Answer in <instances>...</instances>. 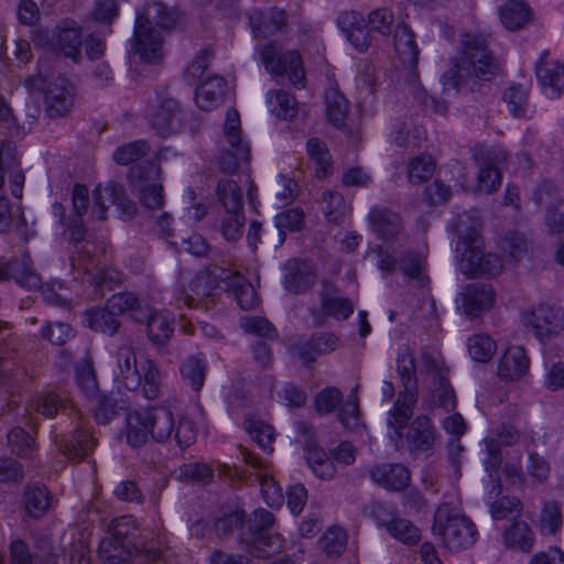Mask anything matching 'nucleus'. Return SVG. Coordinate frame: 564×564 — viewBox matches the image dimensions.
<instances>
[{
    "mask_svg": "<svg viewBox=\"0 0 564 564\" xmlns=\"http://www.w3.org/2000/svg\"><path fill=\"white\" fill-rule=\"evenodd\" d=\"M76 381L86 394H94L97 391V379L91 357L86 356L76 366Z\"/></svg>",
    "mask_w": 564,
    "mask_h": 564,
    "instance_id": "obj_53",
    "label": "nucleus"
},
{
    "mask_svg": "<svg viewBox=\"0 0 564 564\" xmlns=\"http://www.w3.org/2000/svg\"><path fill=\"white\" fill-rule=\"evenodd\" d=\"M260 488L264 501L272 508H280L283 503L284 497L281 487L275 479L264 474L260 476Z\"/></svg>",
    "mask_w": 564,
    "mask_h": 564,
    "instance_id": "obj_59",
    "label": "nucleus"
},
{
    "mask_svg": "<svg viewBox=\"0 0 564 564\" xmlns=\"http://www.w3.org/2000/svg\"><path fill=\"white\" fill-rule=\"evenodd\" d=\"M370 477L378 485L391 490H402L410 484V473L401 464L376 466L370 470Z\"/></svg>",
    "mask_w": 564,
    "mask_h": 564,
    "instance_id": "obj_22",
    "label": "nucleus"
},
{
    "mask_svg": "<svg viewBox=\"0 0 564 564\" xmlns=\"http://www.w3.org/2000/svg\"><path fill=\"white\" fill-rule=\"evenodd\" d=\"M182 376L194 390H199L203 387L206 372L205 360L198 357H189L181 368Z\"/></svg>",
    "mask_w": 564,
    "mask_h": 564,
    "instance_id": "obj_51",
    "label": "nucleus"
},
{
    "mask_svg": "<svg viewBox=\"0 0 564 564\" xmlns=\"http://www.w3.org/2000/svg\"><path fill=\"white\" fill-rule=\"evenodd\" d=\"M432 532L449 552H459L471 546L477 536L474 523L456 508L444 502L434 514Z\"/></svg>",
    "mask_w": 564,
    "mask_h": 564,
    "instance_id": "obj_2",
    "label": "nucleus"
},
{
    "mask_svg": "<svg viewBox=\"0 0 564 564\" xmlns=\"http://www.w3.org/2000/svg\"><path fill=\"white\" fill-rule=\"evenodd\" d=\"M417 371L423 380L430 383L431 403L446 410L454 409L455 393L448 382V369L442 356L434 350L423 348Z\"/></svg>",
    "mask_w": 564,
    "mask_h": 564,
    "instance_id": "obj_4",
    "label": "nucleus"
},
{
    "mask_svg": "<svg viewBox=\"0 0 564 564\" xmlns=\"http://www.w3.org/2000/svg\"><path fill=\"white\" fill-rule=\"evenodd\" d=\"M229 280V271L213 268L199 271L189 283L191 294L186 291H182V294L177 297L178 303H183L187 307H194L198 305H204L208 307L207 303H204V300L207 297H213L216 294V291L219 289L220 283H227Z\"/></svg>",
    "mask_w": 564,
    "mask_h": 564,
    "instance_id": "obj_8",
    "label": "nucleus"
},
{
    "mask_svg": "<svg viewBox=\"0 0 564 564\" xmlns=\"http://www.w3.org/2000/svg\"><path fill=\"white\" fill-rule=\"evenodd\" d=\"M34 42L35 45L46 44L56 54L70 58L75 63H79L83 58V31L73 20L58 23L50 36L36 35Z\"/></svg>",
    "mask_w": 564,
    "mask_h": 564,
    "instance_id": "obj_6",
    "label": "nucleus"
},
{
    "mask_svg": "<svg viewBox=\"0 0 564 564\" xmlns=\"http://www.w3.org/2000/svg\"><path fill=\"white\" fill-rule=\"evenodd\" d=\"M226 89V82L223 77L208 78L196 89L195 101L197 107L205 111L218 107L224 100Z\"/></svg>",
    "mask_w": 564,
    "mask_h": 564,
    "instance_id": "obj_24",
    "label": "nucleus"
},
{
    "mask_svg": "<svg viewBox=\"0 0 564 564\" xmlns=\"http://www.w3.org/2000/svg\"><path fill=\"white\" fill-rule=\"evenodd\" d=\"M524 322L540 338L557 335L564 328V310L551 304H541L524 315Z\"/></svg>",
    "mask_w": 564,
    "mask_h": 564,
    "instance_id": "obj_12",
    "label": "nucleus"
},
{
    "mask_svg": "<svg viewBox=\"0 0 564 564\" xmlns=\"http://www.w3.org/2000/svg\"><path fill=\"white\" fill-rule=\"evenodd\" d=\"M387 532L404 544H414L421 539V532L410 520L394 517L382 522Z\"/></svg>",
    "mask_w": 564,
    "mask_h": 564,
    "instance_id": "obj_37",
    "label": "nucleus"
},
{
    "mask_svg": "<svg viewBox=\"0 0 564 564\" xmlns=\"http://www.w3.org/2000/svg\"><path fill=\"white\" fill-rule=\"evenodd\" d=\"M174 414L166 408L135 411L128 415L127 438L133 447L143 445L149 435L158 442L170 438L174 432Z\"/></svg>",
    "mask_w": 564,
    "mask_h": 564,
    "instance_id": "obj_3",
    "label": "nucleus"
},
{
    "mask_svg": "<svg viewBox=\"0 0 564 564\" xmlns=\"http://www.w3.org/2000/svg\"><path fill=\"white\" fill-rule=\"evenodd\" d=\"M245 217L242 210H226L221 221V234L228 241H235L242 235Z\"/></svg>",
    "mask_w": 564,
    "mask_h": 564,
    "instance_id": "obj_56",
    "label": "nucleus"
},
{
    "mask_svg": "<svg viewBox=\"0 0 564 564\" xmlns=\"http://www.w3.org/2000/svg\"><path fill=\"white\" fill-rule=\"evenodd\" d=\"M110 204L118 206L126 217L133 216L137 210L135 204L127 197L122 186L109 183L104 187L98 185L93 191L91 217L97 220H104Z\"/></svg>",
    "mask_w": 564,
    "mask_h": 564,
    "instance_id": "obj_9",
    "label": "nucleus"
},
{
    "mask_svg": "<svg viewBox=\"0 0 564 564\" xmlns=\"http://www.w3.org/2000/svg\"><path fill=\"white\" fill-rule=\"evenodd\" d=\"M462 43L463 52L455 59L454 68L444 75L453 87L473 76L488 80L499 73V64L487 48L486 36L467 33Z\"/></svg>",
    "mask_w": 564,
    "mask_h": 564,
    "instance_id": "obj_1",
    "label": "nucleus"
},
{
    "mask_svg": "<svg viewBox=\"0 0 564 564\" xmlns=\"http://www.w3.org/2000/svg\"><path fill=\"white\" fill-rule=\"evenodd\" d=\"M500 21L509 31L523 29L532 19L531 9L521 1H509L499 10Z\"/></svg>",
    "mask_w": 564,
    "mask_h": 564,
    "instance_id": "obj_29",
    "label": "nucleus"
},
{
    "mask_svg": "<svg viewBox=\"0 0 564 564\" xmlns=\"http://www.w3.org/2000/svg\"><path fill=\"white\" fill-rule=\"evenodd\" d=\"M322 310L325 315L336 319H346L352 314L354 306L351 302L345 297L333 296L323 299Z\"/></svg>",
    "mask_w": 564,
    "mask_h": 564,
    "instance_id": "obj_57",
    "label": "nucleus"
},
{
    "mask_svg": "<svg viewBox=\"0 0 564 564\" xmlns=\"http://www.w3.org/2000/svg\"><path fill=\"white\" fill-rule=\"evenodd\" d=\"M115 379L130 391L141 387V372L138 366L134 348L130 345H121L115 354Z\"/></svg>",
    "mask_w": 564,
    "mask_h": 564,
    "instance_id": "obj_14",
    "label": "nucleus"
},
{
    "mask_svg": "<svg viewBox=\"0 0 564 564\" xmlns=\"http://www.w3.org/2000/svg\"><path fill=\"white\" fill-rule=\"evenodd\" d=\"M178 105L174 99H165L150 115V122L161 134L173 132L178 127Z\"/></svg>",
    "mask_w": 564,
    "mask_h": 564,
    "instance_id": "obj_28",
    "label": "nucleus"
},
{
    "mask_svg": "<svg viewBox=\"0 0 564 564\" xmlns=\"http://www.w3.org/2000/svg\"><path fill=\"white\" fill-rule=\"evenodd\" d=\"M8 444L11 451L19 456H28L33 448L32 437L22 429L17 427L9 432Z\"/></svg>",
    "mask_w": 564,
    "mask_h": 564,
    "instance_id": "obj_63",
    "label": "nucleus"
},
{
    "mask_svg": "<svg viewBox=\"0 0 564 564\" xmlns=\"http://www.w3.org/2000/svg\"><path fill=\"white\" fill-rule=\"evenodd\" d=\"M216 195L225 210H242V192L234 180L221 178L218 182Z\"/></svg>",
    "mask_w": 564,
    "mask_h": 564,
    "instance_id": "obj_40",
    "label": "nucleus"
},
{
    "mask_svg": "<svg viewBox=\"0 0 564 564\" xmlns=\"http://www.w3.org/2000/svg\"><path fill=\"white\" fill-rule=\"evenodd\" d=\"M140 372L144 395L149 400L156 399L161 391V376L158 366L154 361L145 359L140 365Z\"/></svg>",
    "mask_w": 564,
    "mask_h": 564,
    "instance_id": "obj_43",
    "label": "nucleus"
},
{
    "mask_svg": "<svg viewBox=\"0 0 564 564\" xmlns=\"http://www.w3.org/2000/svg\"><path fill=\"white\" fill-rule=\"evenodd\" d=\"M44 95L47 112L51 117L64 116L74 106V87L64 77L50 82Z\"/></svg>",
    "mask_w": 564,
    "mask_h": 564,
    "instance_id": "obj_16",
    "label": "nucleus"
},
{
    "mask_svg": "<svg viewBox=\"0 0 564 564\" xmlns=\"http://www.w3.org/2000/svg\"><path fill=\"white\" fill-rule=\"evenodd\" d=\"M530 360L522 346L508 347L499 359L498 376L506 381L522 378L529 370Z\"/></svg>",
    "mask_w": 564,
    "mask_h": 564,
    "instance_id": "obj_20",
    "label": "nucleus"
},
{
    "mask_svg": "<svg viewBox=\"0 0 564 564\" xmlns=\"http://www.w3.org/2000/svg\"><path fill=\"white\" fill-rule=\"evenodd\" d=\"M456 232L459 237V241L456 247V251L459 254V270L463 272V264L466 260L470 262L474 267L482 261L485 256L482 251V242L479 237V234L475 227L467 228L464 230L460 225L457 226Z\"/></svg>",
    "mask_w": 564,
    "mask_h": 564,
    "instance_id": "obj_21",
    "label": "nucleus"
},
{
    "mask_svg": "<svg viewBox=\"0 0 564 564\" xmlns=\"http://www.w3.org/2000/svg\"><path fill=\"white\" fill-rule=\"evenodd\" d=\"M415 397L412 392H405L399 395L392 409L388 414V425L394 432L395 438L401 441L403 437L402 430L406 427L410 417L413 414V405Z\"/></svg>",
    "mask_w": 564,
    "mask_h": 564,
    "instance_id": "obj_25",
    "label": "nucleus"
},
{
    "mask_svg": "<svg viewBox=\"0 0 564 564\" xmlns=\"http://www.w3.org/2000/svg\"><path fill=\"white\" fill-rule=\"evenodd\" d=\"M51 506L48 491L44 487H34L25 491L24 507L29 516L42 517Z\"/></svg>",
    "mask_w": 564,
    "mask_h": 564,
    "instance_id": "obj_45",
    "label": "nucleus"
},
{
    "mask_svg": "<svg viewBox=\"0 0 564 564\" xmlns=\"http://www.w3.org/2000/svg\"><path fill=\"white\" fill-rule=\"evenodd\" d=\"M72 267L78 272V274L75 275L76 279H82L83 282L94 283L95 286L100 290L111 288L109 285L112 281L110 273L95 267L89 257L78 258L76 260L73 259Z\"/></svg>",
    "mask_w": 564,
    "mask_h": 564,
    "instance_id": "obj_31",
    "label": "nucleus"
},
{
    "mask_svg": "<svg viewBox=\"0 0 564 564\" xmlns=\"http://www.w3.org/2000/svg\"><path fill=\"white\" fill-rule=\"evenodd\" d=\"M224 137L226 145H223L218 164L223 172L234 173L250 159V147L241 135L240 117L236 109L227 111Z\"/></svg>",
    "mask_w": 564,
    "mask_h": 564,
    "instance_id": "obj_5",
    "label": "nucleus"
},
{
    "mask_svg": "<svg viewBox=\"0 0 564 564\" xmlns=\"http://www.w3.org/2000/svg\"><path fill=\"white\" fill-rule=\"evenodd\" d=\"M338 25L357 51L365 52L369 48L372 40L361 14L355 11L344 12L338 19Z\"/></svg>",
    "mask_w": 564,
    "mask_h": 564,
    "instance_id": "obj_19",
    "label": "nucleus"
},
{
    "mask_svg": "<svg viewBox=\"0 0 564 564\" xmlns=\"http://www.w3.org/2000/svg\"><path fill=\"white\" fill-rule=\"evenodd\" d=\"M252 31L257 37L274 34L285 24V13L282 10H272L268 13L254 12L250 17Z\"/></svg>",
    "mask_w": 564,
    "mask_h": 564,
    "instance_id": "obj_32",
    "label": "nucleus"
},
{
    "mask_svg": "<svg viewBox=\"0 0 564 564\" xmlns=\"http://www.w3.org/2000/svg\"><path fill=\"white\" fill-rule=\"evenodd\" d=\"M522 502L516 497H502L491 503L490 513L495 520H503L513 513H521Z\"/></svg>",
    "mask_w": 564,
    "mask_h": 564,
    "instance_id": "obj_60",
    "label": "nucleus"
},
{
    "mask_svg": "<svg viewBox=\"0 0 564 564\" xmlns=\"http://www.w3.org/2000/svg\"><path fill=\"white\" fill-rule=\"evenodd\" d=\"M502 540L509 549L528 552L533 546L534 536L524 521H517L502 533Z\"/></svg>",
    "mask_w": 564,
    "mask_h": 564,
    "instance_id": "obj_35",
    "label": "nucleus"
},
{
    "mask_svg": "<svg viewBox=\"0 0 564 564\" xmlns=\"http://www.w3.org/2000/svg\"><path fill=\"white\" fill-rule=\"evenodd\" d=\"M462 308L469 317H479L496 303L495 290L487 285H468L460 293Z\"/></svg>",
    "mask_w": 564,
    "mask_h": 564,
    "instance_id": "obj_18",
    "label": "nucleus"
},
{
    "mask_svg": "<svg viewBox=\"0 0 564 564\" xmlns=\"http://www.w3.org/2000/svg\"><path fill=\"white\" fill-rule=\"evenodd\" d=\"M563 524L561 507L555 501L544 502L540 518V529L547 534L556 533Z\"/></svg>",
    "mask_w": 564,
    "mask_h": 564,
    "instance_id": "obj_49",
    "label": "nucleus"
},
{
    "mask_svg": "<svg viewBox=\"0 0 564 564\" xmlns=\"http://www.w3.org/2000/svg\"><path fill=\"white\" fill-rule=\"evenodd\" d=\"M173 318L160 311L151 312L147 322L148 338L154 345L165 344L173 334Z\"/></svg>",
    "mask_w": 564,
    "mask_h": 564,
    "instance_id": "obj_33",
    "label": "nucleus"
},
{
    "mask_svg": "<svg viewBox=\"0 0 564 564\" xmlns=\"http://www.w3.org/2000/svg\"><path fill=\"white\" fill-rule=\"evenodd\" d=\"M322 209L329 223L340 224L349 214V207L345 204L341 194L327 191L322 197Z\"/></svg>",
    "mask_w": 564,
    "mask_h": 564,
    "instance_id": "obj_42",
    "label": "nucleus"
},
{
    "mask_svg": "<svg viewBox=\"0 0 564 564\" xmlns=\"http://www.w3.org/2000/svg\"><path fill=\"white\" fill-rule=\"evenodd\" d=\"M77 426L75 427L72 435L65 440L64 437H55V443L63 455L68 459H82L95 446V440L86 429V424L83 421L82 414L76 412Z\"/></svg>",
    "mask_w": 564,
    "mask_h": 564,
    "instance_id": "obj_17",
    "label": "nucleus"
},
{
    "mask_svg": "<svg viewBox=\"0 0 564 564\" xmlns=\"http://www.w3.org/2000/svg\"><path fill=\"white\" fill-rule=\"evenodd\" d=\"M372 232L387 243H399L404 239L401 217L390 208L373 206L368 214Z\"/></svg>",
    "mask_w": 564,
    "mask_h": 564,
    "instance_id": "obj_11",
    "label": "nucleus"
},
{
    "mask_svg": "<svg viewBox=\"0 0 564 564\" xmlns=\"http://www.w3.org/2000/svg\"><path fill=\"white\" fill-rule=\"evenodd\" d=\"M150 148L144 141H134L119 147L113 153V160L120 165H128L148 154Z\"/></svg>",
    "mask_w": 564,
    "mask_h": 564,
    "instance_id": "obj_52",
    "label": "nucleus"
},
{
    "mask_svg": "<svg viewBox=\"0 0 564 564\" xmlns=\"http://www.w3.org/2000/svg\"><path fill=\"white\" fill-rule=\"evenodd\" d=\"M268 104L270 111L280 119H292L297 112L295 99L285 91L278 90L270 94Z\"/></svg>",
    "mask_w": 564,
    "mask_h": 564,
    "instance_id": "obj_44",
    "label": "nucleus"
},
{
    "mask_svg": "<svg viewBox=\"0 0 564 564\" xmlns=\"http://www.w3.org/2000/svg\"><path fill=\"white\" fill-rule=\"evenodd\" d=\"M328 120L337 128L344 126L348 112V101L337 90L330 89L326 94Z\"/></svg>",
    "mask_w": 564,
    "mask_h": 564,
    "instance_id": "obj_48",
    "label": "nucleus"
},
{
    "mask_svg": "<svg viewBox=\"0 0 564 564\" xmlns=\"http://www.w3.org/2000/svg\"><path fill=\"white\" fill-rule=\"evenodd\" d=\"M305 457L316 477L329 480L336 475L337 470L334 462L324 449L311 446L307 448Z\"/></svg>",
    "mask_w": 564,
    "mask_h": 564,
    "instance_id": "obj_39",
    "label": "nucleus"
},
{
    "mask_svg": "<svg viewBox=\"0 0 564 564\" xmlns=\"http://www.w3.org/2000/svg\"><path fill=\"white\" fill-rule=\"evenodd\" d=\"M285 540L280 533L264 534L259 532L248 546V551L256 557L267 558L280 554L285 550Z\"/></svg>",
    "mask_w": 564,
    "mask_h": 564,
    "instance_id": "obj_34",
    "label": "nucleus"
},
{
    "mask_svg": "<svg viewBox=\"0 0 564 564\" xmlns=\"http://www.w3.org/2000/svg\"><path fill=\"white\" fill-rule=\"evenodd\" d=\"M306 149L316 177L325 178L330 175L333 172V161L325 142L317 138H311L306 143Z\"/></svg>",
    "mask_w": 564,
    "mask_h": 564,
    "instance_id": "obj_30",
    "label": "nucleus"
},
{
    "mask_svg": "<svg viewBox=\"0 0 564 564\" xmlns=\"http://www.w3.org/2000/svg\"><path fill=\"white\" fill-rule=\"evenodd\" d=\"M535 74L543 87L560 93L564 89V64L549 57V52L541 54Z\"/></svg>",
    "mask_w": 564,
    "mask_h": 564,
    "instance_id": "obj_23",
    "label": "nucleus"
},
{
    "mask_svg": "<svg viewBox=\"0 0 564 564\" xmlns=\"http://www.w3.org/2000/svg\"><path fill=\"white\" fill-rule=\"evenodd\" d=\"M131 177L132 187L143 206L150 209H159L163 206V186L158 167L150 165L144 173L140 169H133Z\"/></svg>",
    "mask_w": 564,
    "mask_h": 564,
    "instance_id": "obj_10",
    "label": "nucleus"
},
{
    "mask_svg": "<svg viewBox=\"0 0 564 564\" xmlns=\"http://www.w3.org/2000/svg\"><path fill=\"white\" fill-rule=\"evenodd\" d=\"M98 555L104 564H127L133 556L129 541L106 538L99 545Z\"/></svg>",
    "mask_w": 564,
    "mask_h": 564,
    "instance_id": "obj_27",
    "label": "nucleus"
},
{
    "mask_svg": "<svg viewBox=\"0 0 564 564\" xmlns=\"http://www.w3.org/2000/svg\"><path fill=\"white\" fill-rule=\"evenodd\" d=\"M394 48L404 65L411 69L417 65L420 50L415 43L414 34L409 26L404 24L397 25Z\"/></svg>",
    "mask_w": 564,
    "mask_h": 564,
    "instance_id": "obj_26",
    "label": "nucleus"
},
{
    "mask_svg": "<svg viewBox=\"0 0 564 564\" xmlns=\"http://www.w3.org/2000/svg\"><path fill=\"white\" fill-rule=\"evenodd\" d=\"M161 35L151 26V22L138 15L134 26L133 54L147 63L155 62L163 56Z\"/></svg>",
    "mask_w": 564,
    "mask_h": 564,
    "instance_id": "obj_13",
    "label": "nucleus"
},
{
    "mask_svg": "<svg viewBox=\"0 0 564 564\" xmlns=\"http://www.w3.org/2000/svg\"><path fill=\"white\" fill-rule=\"evenodd\" d=\"M502 270V261L500 257L495 253H485L482 261L477 267H474L470 262L464 261L463 273L468 276H480L488 275L495 276Z\"/></svg>",
    "mask_w": 564,
    "mask_h": 564,
    "instance_id": "obj_46",
    "label": "nucleus"
},
{
    "mask_svg": "<svg viewBox=\"0 0 564 564\" xmlns=\"http://www.w3.org/2000/svg\"><path fill=\"white\" fill-rule=\"evenodd\" d=\"M497 350L495 340L486 334H477L468 340V351L471 358L479 362L489 361Z\"/></svg>",
    "mask_w": 564,
    "mask_h": 564,
    "instance_id": "obj_47",
    "label": "nucleus"
},
{
    "mask_svg": "<svg viewBox=\"0 0 564 564\" xmlns=\"http://www.w3.org/2000/svg\"><path fill=\"white\" fill-rule=\"evenodd\" d=\"M368 23L372 31L389 35L394 24V17L390 9L381 8L369 13Z\"/></svg>",
    "mask_w": 564,
    "mask_h": 564,
    "instance_id": "obj_61",
    "label": "nucleus"
},
{
    "mask_svg": "<svg viewBox=\"0 0 564 564\" xmlns=\"http://www.w3.org/2000/svg\"><path fill=\"white\" fill-rule=\"evenodd\" d=\"M408 447L415 455L427 456L436 444V431L431 420L421 415L417 416L403 434Z\"/></svg>",
    "mask_w": 564,
    "mask_h": 564,
    "instance_id": "obj_15",
    "label": "nucleus"
},
{
    "mask_svg": "<svg viewBox=\"0 0 564 564\" xmlns=\"http://www.w3.org/2000/svg\"><path fill=\"white\" fill-rule=\"evenodd\" d=\"M226 285L232 289L235 297L242 310H250L258 304L253 286L239 273L229 271V280H227Z\"/></svg>",
    "mask_w": 564,
    "mask_h": 564,
    "instance_id": "obj_36",
    "label": "nucleus"
},
{
    "mask_svg": "<svg viewBox=\"0 0 564 564\" xmlns=\"http://www.w3.org/2000/svg\"><path fill=\"white\" fill-rule=\"evenodd\" d=\"M545 226L551 234L564 231V199L557 200L547 207Z\"/></svg>",
    "mask_w": 564,
    "mask_h": 564,
    "instance_id": "obj_64",
    "label": "nucleus"
},
{
    "mask_svg": "<svg viewBox=\"0 0 564 564\" xmlns=\"http://www.w3.org/2000/svg\"><path fill=\"white\" fill-rule=\"evenodd\" d=\"M435 172V162L430 155L414 158L408 165V177L411 183L427 181Z\"/></svg>",
    "mask_w": 564,
    "mask_h": 564,
    "instance_id": "obj_50",
    "label": "nucleus"
},
{
    "mask_svg": "<svg viewBox=\"0 0 564 564\" xmlns=\"http://www.w3.org/2000/svg\"><path fill=\"white\" fill-rule=\"evenodd\" d=\"M347 544V534L339 527L329 528L321 539L322 549L329 555H337L344 552Z\"/></svg>",
    "mask_w": 564,
    "mask_h": 564,
    "instance_id": "obj_54",
    "label": "nucleus"
},
{
    "mask_svg": "<svg viewBox=\"0 0 564 564\" xmlns=\"http://www.w3.org/2000/svg\"><path fill=\"white\" fill-rule=\"evenodd\" d=\"M108 307L116 314H123L140 311L142 302L133 293L120 292L108 300Z\"/></svg>",
    "mask_w": 564,
    "mask_h": 564,
    "instance_id": "obj_58",
    "label": "nucleus"
},
{
    "mask_svg": "<svg viewBox=\"0 0 564 564\" xmlns=\"http://www.w3.org/2000/svg\"><path fill=\"white\" fill-rule=\"evenodd\" d=\"M143 19L150 21L152 23L155 22L158 25L164 29H170L176 23L174 12L170 11L162 3H154L150 6L145 13L142 14Z\"/></svg>",
    "mask_w": 564,
    "mask_h": 564,
    "instance_id": "obj_62",
    "label": "nucleus"
},
{
    "mask_svg": "<svg viewBox=\"0 0 564 564\" xmlns=\"http://www.w3.org/2000/svg\"><path fill=\"white\" fill-rule=\"evenodd\" d=\"M397 371L405 388L411 390L416 384V365L412 350L408 346H403L398 350Z\"/></svg>",
    "mask_w": 564,
    "mask_h": 564,
    "instance_id": "obj_41",
    "label": "nucleus"
},
{
    "mask_svg": "<svg viewBox=\"0 0 564 564\" xmlns=\"http://www.w3.org/2000/svg\"><path fill=\"white\" fill-rule=\"evenodd\" d=\"M86 322L93 330L101 332L110 336L115 335L120 327L117 314L109 310L108 306L106 308H97L87 312Z\"/></svg>",
    "mask_w": 564,
    "mask_h": 564,
    "instance_id": "obj_38",
    "label": "nucleus"
},
{
    "mask_svg": "<svg viewBox=\"0 0 564 564\" xmlns=\"http://www.w3.org/2000/svg\"><path fill=\"white\" fill-rule=\"evenodd\" d=\"M501 250L512 260L518 261L527 256L529 251V243L523 235L512 231L501 241Z\"/></svg>",
    "mask_w": 564,
    "mask_h": 564,
    "instance_id": "obj_55",
    "label": "nucleus"
},
{
    "mask_svg": "<svg viewBox=\"0 0 564 564\" xmlns=\"http://www.w3.org/2000/svg\"><path fill=\"white\" fill-rule=\"evenodd\" d=\"M260 56L264 68L271 75L276 77L288 75L293 85L303 84L304 70L299 52L283 53L276 42H271L261 50Z\"/></svg>",
    "mask_w": 564,
    "mask_h": 564,
    "instance_id": "obj_7",
    "label": "nucleus"
}]
</instances>
